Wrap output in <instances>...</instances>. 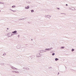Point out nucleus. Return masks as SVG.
Masks as SVG:
<instances>
[{
  "label": "nucleus",
  "instance_id": "obj_1",
  "mask_svg": "<svg viewBox=\"0 0 76 76\" xmlns=\"http://www.w3.org/2000/svg\"><path fill=\"white\" fill-rule=\"evenodd\" d=\"M52 49H53V48H50L46 49H45V50H46V51H47V50L49 51L50 50H52Z\"/></svg>",
  "mask_w": 76,
  "mask_h": 76
},
{
  "label": "nucleus",
  "instance_id": "obj_2",
  "mask_svg": "<svg viewBox=\"0 0 76 76\" xmlns=\"http://www.w3.org/2000/svg\"><path fill=\"white\" fill-rule=\"evenodd\" d=\"M40 56H41V55H40V54H39V53H38L37 54V57H39Z\"/></svg>",
  "mask_w": 76,
  "mask_h": 76
},
{
  "label": "nucleus",
  "instance_id": "obj_3",
  "mask_svg": "<svg viewBox=\"0 0 76 76\" xmlns=\"http://www.w3.org/2000/svg\"><path fill=\"white\" fill-rule=\"evenodd\" d=\"M25 8L26 9H29V6H28L27 7H25Z\"/></svg>",
  "mask_w": 76,
  "mask_h": 76
},
{
  "label": "nucleus",
  "instance_id": "obj_4",
  "mask_svg": "<svg viewBox=\"0 0 76 76\" xmlns=\"http://www.w3.org/2000/svg\"><path fill=\"white\" fill-rule=\"evenodd\" d=\"M16 32H17V31H14L12 32V33H13V34H15L16 33Z\"/></svg>",
  "mask_w": 76,
  "mask_h": 76
},
{
  "label": "nucleus",
  "instance_id": "obj_5",
  "mask_svg": "<svg viewBox=\"0 0 76 76\" xmlns=\"http://www.w3.org/2000/svg\"><path fill=\"white\" fill-rule=\"evenodd\" d=\"M55 61H57V60H58V59L57 58H56L55 59Z\"/></svg>",
  "mask_w": 76,
  "mask_h": 76
},
{
  "label": "nucleus",
  "instance_id": "obj_6",
  "mask_svg": "<svg viewBox=\"0 0 76 76\" xmlns=\"http://www.w3.org/2000/svg\"><path fill=\"white\" fill-rule=\"evenodd\" d=\"M64 48V47H61V49H62V48Z\"/></svg>",
  "mask_w": 76,
  "mask_h": 76
},
{
  "label": "nucleus",
  "instance_id": "obj_7",
  "mask_svg": "<svg viewBox=\"0 0 76 76\" xmlns=\"http://www.w3.org/2000/svg\"><path fill=\"white\" fill-rule=\"evenodd\" d=\"M55 54V53H53L52 54V56H54Z\"/></svg>",
  "mask_w": 76,
  "mask_h": 76
},
{
  "label": "nucleus",
  "instance_id": "obj_8",
  "mask_svg": "<svg viewBox=\"0 0 76 76\" xmlns=\"http://www.w3.org/2000/svg\"><path fill=\"white\" fill-rule=\"evenodd\" d=\"M31 12H34V11L33 10H31Z\"/></svg>",
  "mask_w": 76,
  "mask_h": 76
},
{
  "label": "nucleus",
  "instance_id": "obj_9",
  "mask_svg": "<svg viewBox=\"0 0 76 76\" xmlns=\"http://www.w3.org/2000/svg\"><path fill=\"white\" fill-rule=\"evenodd\" d=\"M12 7H15V6L13 5V6H12Z\"/></svg>",
  "mask_w": 76,
  "mask_h": 76
},
{
  "label": "nucleus",
  "instance_id": "obj_10",
  "mask_svg": "<svg viewBox=\"0 0 76 76\" xmlns=\"http://www.w3.org/2000/svg\"><path fill=\"white\" fill-rule=\"evenodd\" d=\"M74 50L73 49H72V51H74Z\"/></svg>",
  "mask_w": 76,
  "mask_h": 76
},
{
  "label": "nucleus",
  "instance_id": "obj_11",
  "mask_svg": "<svg viewBox=\"0 0 76 76\" xmlns=\"http://www.w3.org/2000/svg\"><path fill=\"white\" fill-rule=\"evenodd\" d=\"M15 73H16V72H15V71H14V73H15Z\"/></svg>",
  "mask_w": 76,
  "mask_h": 76
},
{
  "label": "nucleus",
  "instance_id": "obj_12",
  "mask_svg": "<svg viewBox=\"0 0 76 76\" xmlns=\"http://www.w3.org/2000/svg\"><path fill=\"white\" fill-rule=\"evenodd\" d=\"M66 6H67V4H66Z\"/></svg>",
  "mask_w": 76,
  "mask_h": 76
},
{
  "label": "nucleus",
  "instance_id": "obj_13",
  "mask_svg": "<svg viewBox=\"0 0 76 76\" xmlns=\"http://www.w3.org/2000/svg\"><path fill=\"white\" fill-rule=\"evenodd\" d=\"M7 29H9V28H7Z\"/></svg>",
  "mask_w": 76,
  "mask_h": 76
},
{
  "label": "nucleus",
  "instance_id": "obj_14",
  "mask_svg": "<svg viewBox=\"0 0 76 76\" xmlns=\"http://www.w3.org/2000/svg\"><path fill=\"white\" fill-rule=\"evenodd\" d=\"M58 9H59V8H58Z\"/></svg>",
  "mask_w": 76,
  "mask_h": 76
},
{
  "label": "nucleus",
  "instance_id": "obj_15",
  "mask_svg": "<svg viewBox=\"0 0 76 76\" xmlns=\"http://www.w3.org/2000/svg\"><path fill=\"white\" fill-rule=\"evenodd\" d=\"M0 12H1V11H0Z\"/></svg>",
  "mask_w": 76,
  "mask_h": 76
}]
</instances>
